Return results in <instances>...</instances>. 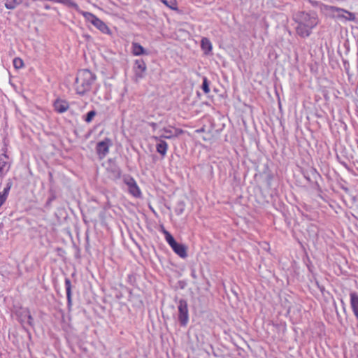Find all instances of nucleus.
<instances>
[{"instance_id":"15","label":"nucleus","mask_w":358,"mask_h":358,"mask_svg":"<svg viewBox=\"0 0 358 358\" xmlns=\"http://www.w3.org/2000/svg\"><path fill=\"white\" fill-rule=\"evenodd\" d=\"M134 68L136 69V75L142 76V73L146 69V65L143 59H137L135 62Z\"/></svg>"},{"instance_id":"30","label":"nucleus","mask_w":358,"mask_h":358,"mask_svg":"<svg viewBox=\"0 0 358 358\" xmlns=\"http://www.w3.org/2000/svg\"><path fill=\"white\" fill-rule=\"evenodd\" d=\"M22 320H27V317H25V315L23 314V311L22 312L21 316H20V322H22Z\"/></svg>"},{"instance_id":"16","label":"nucleus","mask_w":358,"mask_h":358,"mask_svg":"<svg viewBox=\"0 0 358 358\" xmlns=\"http://www.w3.org/2000/svg\"><path fill=\"white\" fill-rule=\"evenodd\" d=\"M65 287H66V298H67V302L68 306H71V280L69 278H66L65 280Z\"/></svg>"},{"instance_id":"23","label":"nucleus","mask_w":358,"mask_h":358,"mask_svg":"<svg viewBox=\"0 0 358 358\" xmlns=\"http://www.w3.org/2000/svg\"><path fill=\"white\" fill-rule=\"evenodd\" d=\"M13 66L16 69H20L23 67L24 62L22 59L19 57H15L13 59Z\"/></svg>"},{"instance_id":"12","label":"nucleus","mask_w":358,"mask_h":358,"mask_svg":"<svg viewBox=\"0 0 358 358\" xmlns=\"http://www.w3.org/2000/svg\"><path fill=\"white\" fill-rule=\"evenodd\" d=\"M171 248L180 257L185 258L187 256V247L185 245L176 243Z\"/></svg>"},{"instance_id":"22","label":"nucleus","mask_w":358,"mask_h":358,"mask_svg":"<svg viewBox=\"0 0 358 358\" xmlns=\"http://www.w3.org/2000/svg\"><path fill=\"white\" fill-rule=\"evenodd\" d=\"M163 232L165 235V239H166V242L169 243V245H170V247H171L172 245H173L175 243H177L176 241V240L174 239V238L173 237V236L169 231L164 229Z\"/></svg>"},{"instance_id":"29","label":"nucleus","mask_w":358,"mask_h":358,"mask_svg":"<svg viewBox=\"0 0 358 358\" xmlns=\"http://www.w3.org/2000/svg\"><path fill=\"white\" fill-rule=\"evenodd\" d=\"M149 125L152 127L153 131H155L157 129V123H155V122H150Z\"/></svg>"},{"instance_id":"4","label":"nucleus","mask_w":358,"mask_h":358,"mask_svg":"<svg viewBox=\"0 0 358 358\" xmlns=\"http://www.w3.org/2000/svg\"><path fill=\"white\" fill-rule=\"evenodd\" d=\"M122 181L127 187L129 192L134 196L138 198L141 195V192L136 184L135 180L129 176H124Z\"/></svg>"},{"instance_id":"1","label":"nucleus","mask_w":358,"mask_h":358,"mask_svg":"<svg viewBox=\"0 0 358 358\" xmlns=\"http://www.w3.org/2000/svg\"><path fill=\"white\" fill-rule=\"evenodd\" d=\"M95 80V75L90 71L87 69L79 71L76 80V92L83 95L90 91Z\"/></svg>"},{"instance_id":"5","label":"nucleus","mask_w":358,"mask_h":358,"mask_svg":"<svg viewBox=\"0 0 358 358\" xmlns=\"http://www.w3.org/2000/svg\"><path fill=\"white\" fill-rule=\"evenodd\" d=\"M178 320L181 326H186L189 320V313L187 303L184 299L178 301Z\"/></svg>"},{"instance_id":"11","label":"nucleus","mask_w":358,"mask_h":358,"mask_svg":"<svg viewBox=\"0 0 358 358\" xmlns=\"http://www.w3.org/2000/svg\"><path fill=\"white\" fill-rule=\"evenodd\" d=\"M330 10L332 12H337L339 17H344L349 20H353L355 19V15L353 13L348 12L344 9L339 8L335 6H331Z\"/></svg>"},{"instance_id":"3","label":"nucleus","mask_w":358,"mask_h":358,"mask_svg":"<svg viewBox=\"0 0 358 358\" xmlns=\"http://www.w3.org/2000/svg\"><path fill=\"white\" fill-rule=\"evenodd\" d=\"M296 20L308 28H313L317 24V20L315 15H310L306 13H300L296 16Z\"/></svg>"},{"instance_id":"19","label":"nucleus","mask_w":358,"mask_h":358,"mask_svg":"<svg viewBox=\"0 0 358 358\" xmlns=\"http://www.w3.org/2000/svg\"><path fill=\"white\" fill-rule=\"evenodd\" d=\"M23 314L25 315V317H27V320H22V324L23 325L28 324L29 326H33L34 319H33L32 316L31 315L29 310L28 309L23 310Z\"/></svg>"},{"instance_id":"9","label":"nucleus","mask_w":358,"mask_h":358,"mask_svg":"<svg viewBox=\"0 0 358 358\" xmlns=\"http://www.w3.org/2000/svg\"><path fill=\"white\" fill-rule=\"evenodd\" d=\"M110 140L101 141L97 144L96 150L100 157H103L109 151Z\"/></svg>"},{"instance_id":"13","label":"nucleus","mask_w":358,"mask_h":358,"mask_svg":"<svg viewBox=\"0 0 358 358\" xmlns=\"http://www.w3.org/2000/svg\"><path fill=\"white\" fill-rule=\"evenodd\" d=\"M54 108L57 112L62 113L69 109V103L64 100L57 99L54 103Z\"/></svg>"},{"instance_id":"26","label":"nucleus","mask_w":358,"mask_h":358,"mask_svg":"<svg viewBox=\"0 0 358 358\" xmlns=\"http://www.w3.org/2000/svg\"><path fill=\"white\" fill-rule=\"evenodd\" d=\"M95 115H96V112L94 110H90L86 115L85 121L88 123L90 122L93 120V118L94 117Z\"/></svg>"},{"instance_id":"25","label":"nucleus","mask_w":358,"mask_h":358,"mask_svg":"<svg viewBox=\"0 0 358 358\" xmlns=\"http://www.w3.org/2000/svg\"><path fill=\"white\" fill-rule=\"evenodd\" d=\"M201 88L206 94L209 93V92H210L209 83H208V80L207 78H206V77H204L203 78V83H202Z\"/></svg>"},{"instance_id":"10","label":"nucleus","mask_w":358,"mask_h":358,"mask_svg":"<svg viewBox=\"0 0 358 358\" xmlns=\"http://www.w3.org/2000/svg\"><path fill=\"white\" fill-rule=\"evenodd\" d=\"M350 306L357 320H358V294L357 292H350Z\"/></svg>"},{"instance_id":"18","label":"nucleus","mask_w":358,"mask_h":358,"mask_svg":"<svg viewBox=\"0 0 358 358\" xmlns=\"http://www.w3.org/2000/svg\"><path fill=\"white\" fill-rule=\"evenodd\" d=\"M24 0H5V7L7 9H15L18 5L21 4Z\"/></svg>"},{"instance_id":"28","label":"nucleus","mask_w":358,"mask_h":358,"mask_svg":"<svg viewBox=\"0 0 358 358\" xmlns=\"http://www.w3.org/2000/svg\"><path fill=\"white\" fill-rule=\"evenodd\" d=\"M6 199H7L5 196L0 195V207L5 203Z\"/></svg>"},{"instance_id":"20","label":"nucleus","mask_w":358,"mask_h":358,"mask_svg":"<svg viewBox=\"0 0 358 358\" xmlns=\"http://www.w3.org/2000/svg\"><path fill=\"white\" fill-rule=\"evenodd\" d=\"M132 52L134 55H141L144 54L145 50L139 43H133L132 44Z\"/></svg>"},{"instance_id":"8","label":"nucleus","mask_w":358,"mask_h":358,"mask_svg":"<svg viewBox=\"0 0 358 358\" xmlns=\"http://www.w3.org/2000/svg\"><path fill=\"white\" fill-rule=\"evenodd\" d=\"M10 169V164L8 162V156L3 154L0 156V177H3Z\"/></svg>"},{"instance_id":"27","label":"nucleus","mask_w":358,"mask_h":358,"mask_svg":"<svg viewBox=\"0 0 358 358\" xmlns=\"http://www.w3.org/2000/svg\"><path fill=\"white\" fill-rule=\"evenodd\" d=\"M10 187H11V184L10 183L7 184V187L4 188L3 192H0V195L5 196L7 199Z\"/></svg>"},{"instance_id":"14","label":"nucleus","mask_w":358,"mask_h":358,"mask_svg":"<svg viewBox=\"0 0 358 358\" xmlns=\"http://www.w3.org/2000/svg\"><path fill=\"white\" fill-rule=\"evenodd\" d=\"M312 29L313 28L305 27V25L303 24L298 23L296 32L301 37H307L310 34Z\"/></svg>"},{"instance_id":"17","label":"nucleus","mask_w":358,"mask_h":358,"mask_svg":"<svg viewBox=\"0 0 358 358\" xmlns=\"http://www.w3.org/2000/svg\"><path fill=\"white\" fill-rule=\"evenodd\" d=\"M201 46L205 54H208L213 48L211 42L207 38H202Z\"/></svg>"},{"instance_id":"2","label":"nucleus","mask_w":358,"mask_h":358,"mask_svg":"<svg viewBox=\"0 0 358 358\" xmlns=\"http://www.w3.org/2000/svg\"><path fill=\"white\" fill-rule=\"evenodd\" d=\"M85 20L92 24L95 27L103 33H109V29L106 24L96 16L89 12H81Z\"/></svg>"},{"instance_id":"6","label":"nucleus","mask_w":358,"mask_h":358,"mask_svg":"<svg viewBox=\"0 0 358 358\" xmlns=\"http://www.w3.org/2000/svg\"><path fill=\"white\" fill-rule=\"evenodd\" d=\"M161 133L157 137H160L162 139H171L174 137H177L182 132V130L174 129H173L171 127H164L163 129L159 131Z\"/></svg>"},{"instance_id":"7","label":"nucleus","mask_w":358,"mask_h":358,"mask_svg":"<svg viewBox=\"0 0 358 358\" xmlns=\"http://www.w3.org/2000/svg\"><path fill=\"white\" fill-rule=\"evenodd\" d=\"M152 138L157 142V152L159 153L162 157L166 156L169 147L168 143L162 139L160 137H157V136H153Z\"/></svg>"},{"instance_id":"21","label":"nucleus","mask_w":358,"mask_h":358,"mask_svg":"<svg viewBox=\"0 0 358 358\" xmlns=\"http://www.w3.org/2000/svg\"><path fill=\"white\" fill-rule=\"evenodd\" d=\"M55 2L73 8L76 10L78 9V5L73 0H55Z\"/></svg>"},{"instance_id":"31","label":"nucleus","mask_w":358,"mask_h":358,"mask_svg":"<svg viewBox=\"0 0 358 358\" xmlns=\"http://www.w3.org/2000/svg\"><path fill=\"white\" fill-rule=\"evenodd\" d=\"M45 9H47V10H48V9H50V6H48V5H46V6H45Z\"/></svg>"},{"instance_id":"24","label":"nucleus","mask_w":358,"mask_h":358,"mask_svg":"<svg viewBox=\"0 0 358 358\" xmlns=\"http://www.w3.org/2000/svg\"><path fill=\"white\" fill-rule=\"evenodd\" d=\"M166 6L170 8L175 10L176 9V0H161Z\"/></svg>"}]
</instances>
